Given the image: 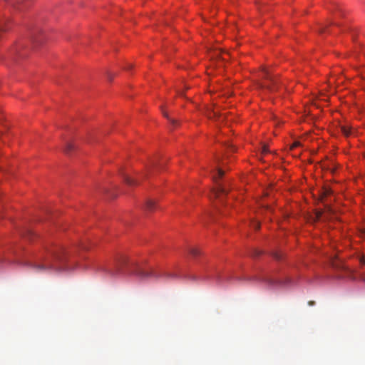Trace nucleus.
<instances>
[{
	"instance_id": "obj_21",
	"label": "nucleus",
	"mask_w": 365,
	"mask_h": 365,
	"mask_svg": "<svg viewBox=\"0 0 365 365\" xmlns=\"http://www.w3.org/2000/svg\"><path fill=\"white\" fill-rule=\"evenodd\" d=\"M274 257L277 259H279L281 258V256L278 253H275L274 254Z\"/></svg>"
},
{
	"instance_id": "obj_6",
	"label": "nucleus",
	"mask_w": 365,
	"mask_h": 365,
	"mask_svg": "<svg viewBox=\"0 0 365 365\" xmlns=\"http://www.w3.org/2000/svg\"><path fill=\"white\" fill-rule=\"evenodd\" d=\"M341 132L346 137L351 135L353 134V129L352 128L348 125H341L340 127Z\"/></svg>"
},
{
	"instance_id": "obj_28",
	"label": "nucleus",
	"mask_w": 365,
	"mask_h": 365,
	"mask_svg": "<svg viewBox=\"0 0 365 365\" xmlns=\"http://www.w3.org/2000/svg\"><path fill=\"white\" fill-rule=\"evenodd\" d=\"M131 67H132V66H131V65H129V66L126 68V69H129V68H131Z\"/></svg>"
},
{
	"instance_id": "obj_18",
	"label": "nucleus",
	"mask_w": 365,
	"mask_h": 365,
	"mask_svg": "<svg viewBox=\"0 0 365 365\" xmlns=\"http://www.w3.org/2000/svg\"><path fill=\"white\" fill-rule=\"evenodd\" d=\"M265 280L269 284H274L276 283V282L272 279H266Z\"/></svg>"
},
{
	"instance_id": "obj_26",
	"label": "nucleus",
	"mask_w": 365,
	"mask_h": 365,
	"mask_svg": "<svg viewBox=\"0 0 365 365\" xmlns=\"http://www.w3.org/2000/svg\"><path fill=\"white\" fill-rule=\"evenodd\" d=\"M167 275H168V277H175V274H167Z\"/></svg>"
},
{
	"instance_id": "obj_22",
	"label": "nucleus",
	"mask_w": 365,
	"mask_h": 365,
	"mask_svg": "<svg viewBox=\"0 0 365 365\" xmlns=\"http://www.w3.org/2000/svg\"><path fill=\"white\" fill-rule=\"evenodd\" d=\"M360 262H361V264H365V258L364 257H361V259H360Z\"/></svg>"
},
{
	"instance_id": "obj_24",
	"label": "nucleus",
	"mask_w": 365,
	"mask_h": 365,
	"mask_svg": "<svg viewBox=\"0 0 365 365\" xmlns=\"http://www.w3.org/2000/svg\"><path fill=\"white\" fill-rule=\"evenodd\" d=\"M308 304L309 306H312L315 304V302L314 301H309Z\"/></svg>"
},
{
	"instance_id": "obj_16",
	"label": "nucleus",
	"mask_w": 365,
	"mask_h": 365,
	"mask_svg": "<svg viewBox=\"0 0 365 365\" xmlns=\"http://www.w3.org/2000/svg\"><path fill=\"white\" fill-rule=\"evenodd\" d=\"M252 225L255 230H258L259 228V223L258 222H252Z\"/></svg>"
},
{
	"instance_id": "obj_10",
	"label": "nucleus",
	"mask_w": 365,
	"mask_h": 365,
	"mask_svg": "<svg viewBox=\"0 0 365 365\" xmlns=\"http://www.w3.org/2000/svg\"><path fill=\"white\" fill-rule=\"evenodd\" d=\"M161 110H162L163 115L169 120L170 123L173 126L175 127V126H177L178 125V121L176 120L169 117L168 114L164 110L163 107H161Z\"/></svg>"
},
{
	"instance_id": "obj_3",
	"label": "nucleus",
	"mask_w": 365,
	"mask_h": 365,
	"mask_svg": "<svg viewBox=\"0 0 365 365\" xmlns=\"http://www.w3.org/2000/svg\"><path fill=\"white\" fill-rule=\"evenodd\" d=\"M134 267L132 272L135 275L139 277L141 279H147L149 278H158L160 277V274L156 272L153 269H149L148 270L143 269L137 264H133Z\"/></svg>"
},
{
	"instance_id": "obj_13",
	"label": "nucleus",
	"mask_w": 365,
	"mask_h": 365,
	"mask_svg": "<svg viewBox=\"0 0 365 365\" xmlns=\"http://www.w3.org/2000/svg\"><path fill=\"white\" fill-rule=\"evenodd\" d=\"M73 148V145L71 143H67L64 149L65 153H68Z\"/></svg>"
},
{
	"instance_id": "obj_27",
	"label": "nucleus",
	"mask_w": 365,
	"mask_h": 365,
	"mask_svg": "<svg viewBox=\"0 0 365 365\" xmlns=\"http://www.w3.org/2000/svg\"><path fill=\"white\" fill-rule=\"evenodd\" d=\"M20 4V1H18L16 4L14 5V6H16L19 8V4Z\"/></svg>"
},
{
	"instance_id": "obj_29",
	"label": "nucleus",
	"mask_w": 365,
	"mask_h": 365,
	"mask_svg": "<svg viewBox=\"0 0 365 365\" xmlns=\"http://www.w3.org/2000/svg\"><path fill=\"white\" fill-rule=\"evenodd\" d=\"M218 54H220V52L218 51L217 53L216 54L217 56H218Z\"/></svg>"
},
{
	"instance_id": "obj_7",
	"label": "nucleus",
	"mask_w": 365,
	"mask_h": 365,
	"mask_svg": "<svg viewBox=\"0 0 365 365\" xmlns=\"http://www.w3.org/2000/svg\"><path fill=\"white\" fill-rule=\"evenodd\" d=\"M332 191L330 188L324 187L320 194V200L323 202L327 201V197L331 196Z\"/></svg>"
},
{
	"instance_id": "obj_12",
	"label": "nucleus",
	"mask_w": 365,
	"mask_h": 365,
	"mask_svg": "<svg viewBox=\"0 0 365 365\" xmlns=\"http://www.w3.org/2000/svg\"><path fill=\"white\" fill-rule=\"evenodd\" d=\"M331 24L339 26V24L337 22H329L327 24L320 26L318 29V32L321 34H324V32H326L329 25H331Z\"/></svg>"
},
{
	"instance_id": "obj_4",
	"label": "nucleus",
	"mask_w": 365,
	"mask_h": 365,
	"mask_svg": "<svg viewBox=\"0 0 365 365\" xmlns=\"http://www.w3.org/2000/svg\"><path fill=\"white\" fill-rule=\"evenodd\" d=\"M266 82L260 85V88L266 89L268 91L273 93L277 90V81L274 77L270 76L269 73L264 71Z\"/></svg>"
},
{
	"instance_id": "obj_14",
	"label": "nucleus",
	"mask_w": 365,
	"mask_h": 365,
	"mask_svg": "<svg viewBox=\"0 0 365 365\" xmlns=\"http://www.w3.org/2000/svg\"><path fill=\"white\" fill-rule=\"evenodd\" d=\"M190 253L193 256H197L199 255L200 251L197 248L193 247L190 250Z\"/></svg>"
},
{
	"instance_id": "obj_23",
	"label": "nucleus",
	"mask_w": 365,
	"mask_h": 365,
	"mask_svg": "<svg viewBox=\"0 0 365 365\" xmlns=\"http://www.w3.org/2000/svg\"><path fill=\"white\" fill-rule=\"evenodd\" d=\"M32 38H33V41H34V42H36V43H37V42H38V41H40V40H38V39L37 38H36V37H32Z\"/></svg>"
},
{
	"instance_id": "obj_20",
	"label": "nucleus",
	"mask_w": 365,
	"mask_h": 365,
	"mask_svg": "<svg viewBox=\"0 0 365 365\" xmlns=\"http://www.w3.org/2000/svg\"><path fill=\"white\" fill-rule=\"evenodd\" d=\"M331 264H332L333 267H339V265L336 264V262H335L334 259L331 260Z\"/></svg>"
},
{
	"instance_id": "obj_5",
	"label": "nucleus",
	"mask_w": 365,
	"mask_h": 365,
	"mask_svg": "<svg viewBox=\"0 0 365 365\" xmlns=\"http://www.w3.org/2000/svg\"><path fill=\"white\" fill-rule=\"evenodd\" d=\"M128 262V259L127 257L125 256H120L119 257L115 263V268L114 269L109 270V272L111 275H115L120 273L121 268L127 264Z\"/></svg>"
},
{
	"instance_id": "obj_8",
	"label": "nucleus",
	"mask_w": 365,
	"mask_h": 365,
	"mask_svg": "<svg viewBox=\"0 0 365 365\" xmlns=\"http://www.w3.org/2000/svg\"><path fill=\"white\" fill-rule=\"evenodd\" d=\"M207 115L210 119L220 118L219 111L211 108L207 109Z\"/></svg>"
},
{
	"instance_id": "obj_9",
	"label": "nucleus",
	"mask_w": 365,
	"mask_h": 365,
	"mask_svg": "<svg viewBox=\"0 0 365 365\" xmlns=\"http://www.w3.org/2000/svg\"><path fill=\"white\" fill-rule=\"evenodd\" d=\"M155 207H156V205H155V202L154 200H148L146 201V203H145V209L147 211L151 212V211L154 210V209Z\"/></svg>"
},
{
	"instance_id": "obj_19",
	"label": "nucleus",
	"mask_w": 365,
	"mask_h": 365,
	"mask_svg": "<svg viewBox=\"0 0 365 365\" xmlns=\"http://www.w3.org/2000/svg\"><path fill=\"white\" fill-rule=\"evenodd\" d=\"M262 152H263L264 153H268V152H269L268 148H267V147L266 145H264V146H263V148H262Z\"/></svg>"
},
{
	"instance_id": "obj_11",
	"label": "nucleus",
	"mask_w": 365,
	"mask_h": 365,
	"mask_svg": "<svg viewBox=\"0 0 365 365\" xmlns=\"http://www.w3.org/2000/svg\"><path fill=\"white\" fill-rule=\"evenodd\" d=\"M123 180L125 182L130 186L136 185L138 184V181L136 180L125 175H123Z\"/></svg>"
},
{
	"instance_id": "obj_15",
	"label": "nucleus",
	"mask_w": 365,
	"mask_h": 365,
	"mask_svg": "<svg viewBox=\"0 0 365 365\" xmlns=\"http://www.w3.org/2000/svg\"><path fill=\"white\" fill-rule=\"evenodd\" d=\"M300 145H301L300 142H299V141H294V142L292 143V145H291L290 149H291V150H293V149H294V148H297V147H299V146H300Z\"/></svg>"
},
{
	"instance_id": "obj_2",
	"label": "nucleus",
	"mask_w": 365,
	"mask_h": 365,
	"mask_svg": "<svg viewBox=\"0 0 365 365\" xmlns=\"http://www.w3.org/2000/svg\"><path fill=\"white\" fill-rule=\"evenodd\" d=\"M223 175L224 171L220 168H217L215 173L213 175V180L216 186L212 190V195L216 198H219L221 195H226L228 192L225 186L218 182V180L222 178Z\"/></svg>"
},
{
	"instance_id": "obj_1",
	"label": "nucleus",
	"mask_w": 365,
	"mask_h": 365,
	"mask_svg": "<svg viewBox=\"0 0 365 365\" xmlns=\"http://www.w3.org/2000/svg\"><path fill=\"white\" fill-rule=\"evenodd\" d=\"M64 262V256L61 250H53L49 256L32 265L37 273H48L52 271L59 272L62 269L61 264Z\"/></svg>"
},
{
	"instance_id": "obj_25",
	"label": "nucleus",
	"mask_w": 365,
	"mask_h": 365,
	"mask_svg": "<svg viewBox=\"0 0 365 365\" xmlns=\"http://www.w3.org/2000/svg\"><path fill=\"white\" fill-rule=\"evenodd\" d=\"M228 147L232 150H234L235 148H234V146L232 145H229Z\"/></svg>"
},
{
	"instance_id": "obj_17",
	"label": "nucleus",
	"mask_w": 365,
	"mask_h": 365,
	"mask_svg": "<svg viewBox=\"0 0 365 365\" xmlns=\"http://www.w3.org/2000/svg\"><path fill=\"white\" fill-rule=\"evenodd\" d=\"M6 29L5 22L0 21V31H5Z\"/></svg>"
}]
</instances>
